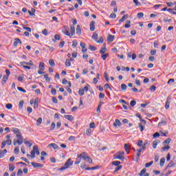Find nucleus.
Returning a JSON list of instances; mask_svg holds the SVG:
<instances>
[{
    "label": "nucleus",
    "mask_w": 176,
    "mask_h": 176,
    "mask_svg": "<svg viewBox=\"0 0 176 176\" xmlns=\"http://www.w3.org/2000/svg\"><path fill=\"white\" fill-rule=\"evenodd\" d=\"M65 65H66V67H71V62H70L69 59H66Z\"/></svg>",
    "instance_id": "nucleus-39"
},
{
    "label": "nucleus",
    "mask_w": 176,
    "mask_h": 176,
    "mask_svg": "<svg viewBox=\"0 0 176 176\" xmlns=\"http://www.w3.org/2000/svg\"><path fill=\"white\" fill-rule=\"evenodd\" d=\"M76 32L77 35H82V29L80 28V25H78L76 28Z\"/></svg>",
    "instance_id": "nucleus-13"
},
{
    "label": "nucleus",
    "mask_w": 176,
    "mask_h": 176,
    "mask_svg": "<svg viewBox=\"0 0 176 176\" xmlns=\"http://www.w3.org/2000/svg\"><path fill=\"white\" fill-rule=\"evenodd\" d=\"M170 102H166V104H165L166 109H168V108H170Z\"/></svg>",
    "instance_id": "nucleus-54"
},
{
    "label": "nucleus",
    "mask_w": 176,
    "mask_h": 176,
    "mask_svg": "<svg viewBox=\"0 0 176 176\" xmlns=\"http://www.w3.org/2000/svg\"><path fill=\"white\" fill-rule=\"evenodd\" d=\"M170 149V146H166L162 148V151L165 152V151H168Z\"/></svg>",
    "instance_id": "nucleus-37"
},
{
    "label": "nucleus",
    "mask_w": 176,
    "mask_h": 176,
    "mask_svg": "<svg viewBox=\"0 0 176 176\" xmlns=\"http://www.w3.org/2000/svg\"><path fill=\"white\" fill-rule=\"evenodd\" d=\"M104 77L106 79V80L108 82L109 80V76H108V74H107V72L104 73Z\"/></svg>",
    "instance_id": "nucleus-51"
},
{
    "label": "nucleus",
    "mask_w": 176,
    "mask_h": 176,
    "mask_svg": "<svg viewBox=\"0 0 176 176\" xmlns=\"http://www.w3.org/2000/svg\"><path fill=\"white\" fill-rule=\"evenodd\" d=\"M20 65L25 68V69H31V67L28 65H34L32 60H29V62H20Z\"/></svg>",
    "instance_id": "nucleus-4"
},
{
    "label": "nucleus",
    "mask_w": 176,
    "mask_h": 176,
    "mask_svg": "<svg viewBox=\"0 0 176 176\" xmlns=\"http://www.w3.org/2000/svg\"><path fill=\"white\" fill-rule=\"evenodd\" d=\"M98 38V34H97V33H94L92 35V39H94L95 41H97V38Z\"/></svg>",
    "instance_id": "nucleus-49"
},
{
    "label": "nucleus",
    "mask_w": 176,
    "mask_h": 176,
    "mask_svg": "<svg viewBox=\"0 0 176 176\" xmlns=\"http://www.w3.org/2000/svg\"><path fill=\"white\" fill-rule=\"evenodd\" d=\"M126 24H125V25H124V27H125V28H130V27H131V25L130 24H131V21H130V20H127L126 21Z\"/></svg>",
    "instance_id": "nucleus-27"
},
{
    "label": "nucleus",
    "mask_w": 176,
    "mask_h": 176,
    "mask_svg": "<svg viewBox=\"0 0 176 176\" xmlns=\"http://www.w3.org/2000/svg\"><path fill=\"white\" fill-rule=\"evenodd\" d=\"M112 164L113 166H118L119 164H120V162H119V161H114V162H113Z\"/></svg>",
    "instance_id": "nucleus-55"
},
{
    "label": "nucleus",
    "mask_w": 176,
    "mask_h": 176,
    "mask_svg": "<svg viewBox=\"0 0 176 176\" xmlns=\"http://www.w3.org/2000/svg\"><path fill=\"white\" fill-rule=\"evenodd\" d=\"M86 134H87V135H90L91 134V129H87L86 130Z\"/></svg>",
    "instance_id": "nucleus-58"
},
{
    "label": "nucleus",
    "mask_w": 176,
    "mask_h": 176,
    "mask_svg": "<svg viewBox=\"0 0 176 176\" xmlns=\"http://www.w3.org/2000/svg\"><path fill=\"white\" fill-rule=\"evenodd\" d=\"M17 89L19 91H21L22 93H27V91H25V89H23L21 87H18Z\"/></svg>",
    "instance_id": "nucleus-38"
},
{
    "label": "nucleus",
    "mask_w": 176,
    "mask_h": 176,
    "mask_svg": "<svg viewBox=\"0 0 176 176\" xmlns=\"http://www.w3.org/2000/svg\"><path fill=\"white\" fill-rule=\"evenodd\" d=\"M70 35L71 37L75 35V26H74V25H70Z\"/></svg>",
    "instance_id": "nucleus-10"
},
{
    "label": "nucleus",
    "mask_w": 176,
    "mask_h": 176,
    "mask_svg": "<svg viewBox=\"0 0 176 176\" xmlns=\"http://www.w3.org/2000/svg\"><path fill=\"white\" fill-rule=\"evenodd\" d=\"M39 104V99L38 98L33 100V104L35 109L38 108Z\"/></svg>",
    "instance_id": "nucleus-12"
},
{
    "label": "nucleus",
    "mask_w": 176,
    "mask_h": 176,
    "mask_svg": "<svg viewBox=\"0 0 176 176\" xmlns=\"http://www.w3.org/2000/svg\"><path fill=\"white\" fill-rule=\"evenodd\" d=\"M124 149H125V151L127 153H129V152H130V146H129V144H124Z\"/></svg>",
    "instance_id": "nucleus-26"
},
{
    "label": "nucleus",
    "mask_w": 176,
    "mask_h": 176,
    "mask_svg": "<svg viewBox=\"0 0 176 176\" xmlns=\"http://www.w3.org/2000/svg\"><path fill=\"white\" fill-rule=\"evenodd\" d=\"M35 153L37 155H41V152H39V148H38V146H33V150L30 153L32 159H35Z\"/></svg>",
    "instance_id": "nucleus-3"
},
{
    "label": "nucleus",
    "mask_w": 176,
    "mask_h": 176,
    "mask_svg": "<svg viewBox=\"0 0 176 176\" xmlns=\"http://www.w3.org/2000/svg\"><path fill=\"white\" fill-rule=\"evenodd\" d=\"M107 57H109V54H102L101 58L102 60H107Z\"/></svg>",
    "instance_id": "nucleus-29"
},
{
    "label": "nucleus",
    "mask_w": 176,
    "mask_h": 176,
    "mask_svg": "<svg viewBox=\"0 0 176 176\" xmlns=\"http://www.w3.org/2000/svg\"><path fill=\"white\" fill-rule=\"evenodd\" d=\"M16 175H17V176H22V175H23V170L19 169V170H18V172H17V173H16Z\"/></svg>",
    "instance_id": "nucleus-47"
},
{
    "label": "nucleus",
    "mask_w": 176,
    "mask_h": 176,
    "mask_svg": "<svg viewBox=\"0 0 176 176\" xmlns=\"http://www.w3.org/2000/svg\"><path fill=\"white\" fill-rule=\"evenodd\" d=\"M8 79H9V76L8 75H4L1 81V84L5 85L6 82H8Z\"/></svg>",
    "instance_id": "nucleus-16"
},
{
    "label": "nucleus",
    "mask_w": 176,
    "mask_h": 176,
    "mask_svg": "<svg viewBox=\"0 0 176 176\" xmlns=\"http://www.w3.org/2000/svg\"><path fill=\"white\" fill-rule=\"evenodd\" d=\"M113 159H119V160H124V152L120 151L113 155Z\"/></svg>",
    "instance_id": "nucleus-5"
},
{
    "label": "nucleus",
    "mask_w": 176,
    "mask_h": 176,
    "mask_svg": "<svg viewBox=\"0 0 176 176\" xmlns=\"http://www.w3.org/2000/svg\"><path fill=\"white\" fill-rule=\"evenodd\" d=\"M60 35H58V34H55V35H54V38L52 39V41H53V42H56V41H60Z\"/></svg>",
    "instance_id": "nucleus-25"
},
{
    "label": "nucleus",
    "mask_w": 176,
    "mask_h": 176,
    "mask_svg": "<svg viewBox=\"0 0 176 176\" xmlns=\"http://www.w3.org/2000/svg\"><path fill=\"white\" fill-rule=\"evenodd\" d=\"M138 127H139L141 133H142V131H144V129H145V126H144L142 123H140Z\"/></svg>",
    "instance_id": "nucleus-28"
},
{
    "label": "nucleus",
    "mask_w": 176,
    "mask_h": 176,
    "mask_svg": "<svg viewBox=\"0 0 176 176\" xmlns=\"http://www.w3.org/2000/svg\"><path fill=\"white\" fill-rule=\"evenodd\" d=\"M135 116H137V118H138L139 119H140L141 122H144V124H145V120H142V116H141V114L140 113H136Z\"/></svg>",
    "instance_id": "nucleus-32"
},
{
    "label": "nucleus",
    "mask_w": 176,
    "mask_h": 176,
    "mask_svg": "<svg viewBox=\"0 0 176 176\" xmlns=\"http://www.w3.org/2000/svg\"><path fill=\"white\" fill-rule=\"evenodd\" d=\"M96 42L97 43H104V38L102 37H100L98 41L96 40Z\"/></svg>",
    "instance_id": "nucleus-48"
},
{
    "label": "nucleus",
    "mask_w": 176,
    "mask_h": 176,
    "mask_svg": "<svg viewBox=\"0 0 176 176\" xmlns=\"http://www.w3.org/2000/svg\"><path fill=\"white\" fill-rule=\"evenodd\" d=\"M145 173H146V168H143L140 173H139L140 176H144V174H145Z\"/></svg>",
    "instance_id": "nucleus-34"
},
{
    "label": "nucleus",
    "mask_w": 176,
    "mask_h": 176,
    "mask_svg": "<svg viewBox=\"0 0 176 176\" xmlns=\"http://www.w3.org/2000/svg\"><path fill=\"white\" fill-rule=\"evenodd\" d=\"M50 160L51 163H56V158H54V157H50Z\"/></svg>",
    "instance_id": "nucleus-63"
},
{
    "label": "nucleus",
    "mask_w": 176,
    "mask_h": 176,
    "mask_svg": "<svg viewBox=\"0 0 176 176\" xmlns=\"http://www.w3.org/2000/svg\"><path fill=\"white\" fill-rule=\"evenodd\" d=\"M38 68L41 71H45V63H43V62H40Z\"/></svg>",
    "instance_id": "nucleus-22"
},
{
    "label": "nucleus",
    "mask_w": 176,
    "mask_h": 176,
    "mask_svg": "<svg viewBox=\"0 0 176 176\" xmlns=\"http://www.w3.org/2000/svg\"><path fill=\"white\" fill-rule=\"evenodd\" d=\"M77 157H78V159H80V160L88 162V163H89L90 164L93 163V160L87 155V153L86 152H82L80 154H78Z\"/></svg>",
    "instance_id": "nucleus-1"
},
{
    "label": "nucleus",
    "mask_w": 176,
    "mask_h": 176,
    "mask_svg": "<svg viewBox=\"0 0 176 176\" xmlns=\"http://www.w3.org/2000/svg\"><path fill=\"white\" fill-rule=\"evenodd\" d=\"M89 49H90V50H91L92 52H96V50H97V47H96L95 46H91V45L89 46Z\"/></svg>",
    "instance_id": "nucleus-43"
},
{
    "label": "nucleus",
    "mask_w": 176,
    "mask_h": 176,
    "mask_svg": "<svg viewBox=\"0 0 176 176\" xmlns=\"http://www.w3.org/2000/svg\"><path fill=\"white\" fill-rule=\"evenodd\" d=\"M107 52V48H101L100 50V54H105V52Z\"/></svg>",
    "instance_id": "nucleus-42"
},
{
    "label": "nucleus",
    "mask_w": 176,
    "mask_h": 176,
    "mask_svg": "<svg viewBox=\"0 0 176 176\" xmlns=\"http://www.w3.org/2000/svg\"><path fill=\"white\" fill-rule=\"evenodd\" d=\"M62 32L64 35H67V36H70L71 38V33L69 32V28L68 26H64Z\"/></svg>",
    "instance_id": "nucleus-7"
},
{
    "label": "nucleus",
    "mask_w": 176,
    "mask_h": 176,
    "mask_svg": "<svg viewBox=\"0 0 176 176\" xmlns=\"http://www.w3.org/2000/svg\"><path fill=\"white\" fill-rule=\"evenodd\" d=\"M16 135V138H18L17 140H14L13 144L14 145H21L23 142H24V138L21 135V131H19Z\"/></svg>",
    "instance_id": "nucleus-2"
},
{
    "label": "nucleus",
    "mask_w": 176,
    "mask_h": 176,
    "mask_svg": "<svg viewBox=\"0 0 176 176\" xmlns=\"http://www.w3.org/2000/svg\"><path fill=\"white\" fill-rule=\"evenodd\" d=\"M6 108L7 109H12V108H13V104L8 103L6 105Z\"/></svg>",
    "instance_id": "nucleus-36"
},
{
    "label": "nucleus",
    "mask_w": 176,
    "mask_h": 176,
    "mask_svg": "<svg viewBox=\"0 0 176 176\" xmlns=\"http://www.w3.org/2000/svg\"><path fill=\"white\" fill-rule=\"evenodd\" d=\"M128 57L129 58H132V60H135V58H137V55L135 54H132L131 52H129Z\"/></svg>",
    "instance_id": "nucleus-15"
},
{
    "label": "nucleus",
    "mask_w": 176,
    "mask_h": 176,
    "mask_svg": "<svg viewBox=\"0 0 176 176\" xmlns=\"http://www.w3.org/2000/svg\"><path fill=\"white\" fill-rule=\"evenodd\" d=\"M128 18H129V14H125L119 20V22L123 23Z\"/></svg>",
    "instance_id": "nucleus-23"
},
{
    "label": "nucleus",
    "mask_w": 176,
    "mask_h": 176,
    "mask_svg": "<svg viewBox=\"0 0 176 176\" xmlns=\"http://www.w3.org/2000/svg\"><path fill=\"white\" fill-rule=\"evenodd\" d=\"M110 19H116V14H115V13L111 14Z\"/></svg>",
    "instance_id": "nucleus-64"
},
{
    "label": "nucleus",
    "mask_w": 176,
    "mask_h": 176,
    "mask_svg": "<svg viewBox=\"0 0 176 176\" xmlns=\"http://www.w3.org/2000/svg\"><path fill=\"white\" fill-rule=\"evenodd\" d=\"M44 78L46 82H50V78H49V74L44 75Z\"/></svg>",
    "instance_id": "nucleus-50"
},
{
    "label": "nucleus",
    "mask_w": 176,
    "mask_h": 176,
    "mask_svg": "<svg viewBox=\"0 0 176 176\" xmlns=\"http://www.w3.org/2000/svg\"><path fill=\"white\" fill-rule=\"evenodd\" d=\"M54 129H56V123L52 122L51 124V130H54Z\"/></svg>",
    "instance_id": "nucleus-62"
},
{
    "label": "nucleus",
    "mask_w": 176,
    "mask_h": 176,
    "mask_svg": "<svg viewBox=\"0 0 176 176\" xmlns=\"http://www.w3.org/2000/svg\"><path fill=\"white\" fill-rule=\"evenodd\" d=\"M14 168H16V167L14 165L12 164H9V170L12 172V171H14Z\"/></svg>",
    "instance_id": "nucleus-40"
},
{
    "label": "nucleus",
    "mask_w": 176,
    "mask_h": 176,
    "mask_svg": "<svg viewBox=\"0 0 176 176\" xmlns=\"http://www.w3.org/2000/svg\"><path fill=\"white\" fill-rule=\"evenodd\" d=\"M115 39V36L114 35H111V34H109L108 37H107V41L108 42H113V40Z\"/></svg>",
    "instance_id": "nucleus-19"
},
{
    "label": "nucleus",
    "mask_w": 176,
    "mask_h": 176,
    "mask_svg": "<svg viewBox=\"0 0 176 176\" xmlns=\"http://www.w3.org/2000/svg\"><path fill=\"white\" fill-rule=\"evenodd\" d=\"M25 145H27V146H29V148H31V146H32V143L30 141H26L25 142Z\"/></svg>",
    "instance_id": "nucleus-41"
},
{
    "label": "nucleus",
    "mask_w": 176,
    "mask_h": 176,
    "mask_svg": "<svg viewBox=\"0 0 176 176\" xmlns=\"http://www.w3.org/2000/svg\"><path fill=\"white\" fill-rule=\"evenodd\" d=\"M14 41V46H15V47H17L18 45H21L23 43L21 42V40H20V38H15Z\"/></svg>",
    "instance_id": "nucleus-9"
},
{
    "label": "nucleus",
    "mask_w": 176,
    "mask_h": 176,
    "mask_svg": "<svg viewBox=\"0 0 176 176\" xmlns=\"http://www.w3.org/2000/svg\"><path fill=\"white\" fill-rule=\"evenodd\" d=\"M49 64L51 65V67H54L56 65V63H54V60L53 59H50L49 60Z\"/></svg>",
    "instance_id": "nucleus-30"
},
{
    "label": "nucleus",
    "mask_w": 176,
    "mask_h": 176,
    "mask_svg": "<svg viewBox=\"0 0 176 176\" xmlns=\"http://www.w3.org/2000/svg\"><path fill=\"white\" fill-rule=\"evenodd\" d=\"M65 166L67 167V168H69L70 166H72V161L71 159L67 160V161L65 162Z\"/></svg>",
    "instance_id": "nucleus-17"
},
{
    "label": "nucleus",
    "mask_w": 176,
    "mask_h": 176,
    "mask_svg": "<svg viewBox=\"0 0 176 176\" xmlns=\"http://www.w3.org/2000/svg\"><path fill=\"white\" fill-rule=\"evenodd\" d=\"M78 94H79L80 96H83V95L85 94V91H83L82 89H79V91H78Z\"/></svg>",
    "instance_id": "nucleus-59"
},
{
    "label": "nucleus",
    "mask_w": 176,
    "mask_h": 176,
    "mask_svg": "<svg viewBox=\"0 0 176 176\" xmlns=\"http://www.w3.org/2000/svg\"><path fill=\"white\" fill-rule=\"evenodd\" d=\"M122 122H120V120L116 119V122L113 124V126L114 127H118V126H121Z\"/></svg>",
    "instance_id": "nucleus-20"
},
{
    "label": "nucleus",
    "mask_w": 176,
    "mask_h": 176,
    "mask_svg": "<svg viewBox=\"0 0 176 176\" xmlns=\"http://www.w3.org/2000/svg\"><path fill=\"white\" fill-rule=\"evenodd\" d=\"M8 153V150L4 149L2 151H0V159H2V157H5V155Z\"/></svg>",
    "instance_id": "nucleus-18"
},
{
    "label": "nucleus",
    "mask_w": 176,
    "mask_h": 176,
    "mask_svg": "<svg viewBox=\"0 0 176 176\" xmlns=\"http://www.w3.org/2000/svg\"><path fill=\"white\" fill-rule=\"evenodd\" d=\"M31 164H32V166L34 168H38V167H40V168L43 167V164H39V163H36V162H32Z\"/></svg>",
    "instance_id": "nucleus-8"
},
{
    "label": "nucleus",
    "mask_w": 176,
    "mask_h": 176,
    "mask_svg": "<svg viewBox=\"0 0 176 176\" xmlns=\"http://www.w3.org/2000/svg\"><path fill=\"white\" fill-rule=\"evenodd\" d=\"M165 162H166V159L165 158H161L160 161V166L161 167H163L164 166Z\"/></svg>",
    "instance_id": "nucleus-24"
},
{
    "label": "nucleus",
    "mask_w": 176,
    "mask_h": 176,
    "mask_svg": "<svg viewBox=\"0 0 176 176\" xmlns=\"http://www.w3.org/2000/svg\"><path fill=\"white\" fill-rule=\"evenodd\" d=\"M42 124V118H38L37 121H36V124L37 126H39V124Z\"/></svg>",
    "instance_id": "nucleus-44"
},
{
    "label": "nucleus",
    "mask_w": 176,
    "mask_h": 176,
    "mask_svg": "<svg viewBox=\"0 0 176 176\" xmlns=\"http://www.w3.org/2000/svg\"><path fill=\"white\" fill-rule=\"evenodd\" d=\"M169 142H171V139L170 138H167L164 141V144H168Z\"/></svg>",
    "instance_id": "nucleus-61"
},
{
    "label": "nucleus",
    "mask_w": 176,
    "mask_h": 176,
    "mask_svg": "<svg viewBox=\"0 0 176 176\" xmlns=\"http://www.w3.org/2000/svg\"><path fill=\"white\" fill-rule=\"evenodd\" d=\"M148 143H144L142 146V147L140 149H137V155H136V159L137 160H138L140 159V157H141V152H142V151H145V149L146 148V145Z\"/></svg>",
    "instance_id": "nucleus-6"
},
{
    "label": "nucleus",
    "mask_w": 176,
    "mask_h": 176,
    "mask_svg": "<svg viewBox=\"0 0 176 176\" xmlns=\"http://www.w3.org/2000/svg\"><path fill=\"white\" fill-rule=\"evenodd\" d=\"M96 22L94 21H91L89 24V27H90V31H94V30H96Z\"/></svg>",
    "instance_id": "nucleus-14"
},
{
    "label": "nucleus",
    "mask_w": 176,
    "mask_h": 176,
    "mask_svg": "<svg viewBox=\"0 0 176 176\" xmlns=\"http://www.w3.org/2000/svg\"><path fill=\"white\" fill-rule=\"evenodd\" d=\"M153 164V161H151V162H150L148 163H146L145 167L146 168H148V167H151V166H152Z\"/></svg>",
    "instance_id": "nucleus-35"
},
{
    "label": "nucleus",
    "mask_w": 176,
    "mask_h": 176,
    "mask_svg": "<svg viewBox=\"0 0 176 176\" xmlns=\"http://www.w3.org/2000/svg\"><path fill=\"white\" fill-rule=\"evenodd\" d=\"M126 89H127V85H126V84H122L121 85V89L122 90H126Z\"/></svg>",
    "instance_id": "nucleus-56"
},
{
    "label": "nucleus",
    "mask_w": 176,
    "mask_h": 176,
    "mask_svg": "<svg viewBox=\"0 0 176 176\" xmlns=\"http://www.w3.org/2000/svg\"><path fill=\"white\" fill-rule=\"evenodd\" d=\"M48 148H53V149H58V145L56 143H51L48 144Z\"/></svg>",
    "instance_id": "nucleus-11"
},
{
    "label": "nucleus",
    "mask_w": 176,
    "mask_h": 176,
    "mask_svg": "<svg viewBox=\"0 0 176 176\" xmlns=\"http://www.w3.org/2000/svg\"><path fill=\"white\" fill-rule=\"evenodd\" d=\"M76 140V138L75 136H70L68 139V141H75Z\"/></svg>",
    "instance_id": "nucleus-60"
},
{
    "label": "nucleus",
    "mask_w": 176,
    "mask_h": 176,
    "mask_svg": "<svg viewBox=\"0 0 176 176\" xmlns=\"http://www.w3.org/2000/svg\"><path fill=\"white\" fill-rule=\"evenodd\" d=\"M19 152H20V148L18 146L15 147L14 150V153H15V155H19Z\"/></svg>",
    "instance_id": "nucleus-31"
},
{
    "label": "nucleus",
    "mask_w": 176,
    "mask_h": 176,
    "mask_svg": "<svg viewBox=\"0 0 176 176\" xmlns=\"http://www.w3.org/2000/svg\"><path fill=\"white\" fill-rule=\"evenodd\" d=\"M143 143L144 142H142V140H139L138 142V146H142H142H144Z\"/></svg>",
    "instance_id": "nucleus-53"
},
{
    "label": "nucleus",
    "mask_w": 176,
    "mask_h": 176,
    "mask_svg": "<svg viewBox=\"0 0 176 176\" xmlns=\"http://www.w3.org/2000/svg\"><path fill=\"white\" fill-rule=\"evenodd\" d=\"M64 118H65V119H67V120H69L70 122H72V120H74V116H72V115H65Z\"/></svg>",
    "instance_id": "nucleus-21"
},
{
    "label": "nucleus",
    "mask_w": 176,
    "mask_h": 176,
    "mask_svg": "<svg viewBox=\"0 0 176 176\" xmlns=\"http://www.w3.org/2000/svg\"><path fill=\"white\" fill-rule=\"evenodd\" d=\"M130 104H131V107H135L137 102H135V100H131Z\"/></svg>",
    "instance_id": "nucleus-52"
},
{
    "label": "nucleus",
    "mask_w": 176,
    "mask_h": 176,
    "mask_svg": "<svg viewBox=\"0 0 176 176\" xmlns=\"http://www.w3.org/2000/svg\"><path fill=\"white\" fill-rule=\"evenodd\" d=\"M6 144L7 145H12V140L10 139H8L6 141H5Z\"/></svg>",
    "instance_id": "nucleus-57"
},
{
    "label": "nucleus",
    "mask_w": 176,
    "mask_h": 176,
    "mask_svg": "<svg viewBox=\"0 0 176 176\" xmlns=\"http://www.w3.org/2000/svg\"><path fill=\"white\" fill-rule=\"evenodd\" d=\"M51 93L53 96H56V94H57V91L56 90V89L54 88H52L51 89Z\"/></svg>",
    "instance_id": "nucleus-46"
},
{
    "label": "nucleus",
    "mask_w": 176,
    "mask_h": 176,
    "mask_svg": "<svg viewBox=\"0 0 176 176\" xmlns=\"http://www.w3.org/2000/svg\"><path fill=\"white\" fill-rule=\"evenodd\" d=\"M12 131H13L14 134H16L20 131V129H19L18 128H12Z\"/></svg>",
    "instance_id": "nucleus-33"
},
{
    "label": "nucleus",
    "mask_w": 176,
    "mask_h": 176,
    "mask_svg": "<svg viewBox=\"0 0 176 176\" xmlns=\"http://www.w3.org/2000/svg\"><path fill=\"white\" fill-rule=\"evenodd\" d=\"M138 19H142V17H144V13L143 12H139L137 14Z\"/></svg>",
    "instance_id": "nucleus-45"
}]
</instances>
